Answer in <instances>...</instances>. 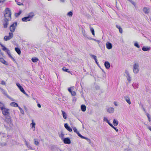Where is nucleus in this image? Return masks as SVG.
Returning <instances> with one entry per match:
<instances>
[{
    "label": "nucleus",
    "instance_id": "nucleus-3",
    "mask_svg": "<svg viewBox=\"0 0 151 151\" xmlns=\"http://www.w3.org/2000/svg\"><path fill=\"white\" fill-rule=\"evenodd\" d=\"M133 73L135 74H137L139 71V64L138 63L134 62L133 65Z\"/></svg>",
    "mask_w": 151,
    "mask_h": 151
},
{
    "label": "nucleus",
    "instance_id": "nucleus-39",
    "mask_svg": "<svg viewBox=\"0 0 151 151\" xmlns=\"http://www.w3.org/2000/svg\"><path fill=\"white\" fill-rule=\"evenodd\" d=\"M146 115H147V118H148L149 121V122H150L151 121V120L150 119V114H149L147 113L146 114Z\"/></svg>",
    "mask_w": 151,
    "mask_h": 151
},
{
    "label": "nucleus",
    "instance_id": "nucleus-63",
    "mask_svg": "<svg viewBox=\"0 0 151 151\" xmlns=\"http://www.w3.org/2000/svg\"><path fill=\"white\" fill-rule=\"evenodd\" d=\"M0 45H1V47H4V46L2 44H1V43H0Z\"/></svg>",
    "mask_w": 151,
    "mask_h": 151
},
{
    "label": "nucleus",
    "instance_id": "nucleus-33",
    "mask_svg": "<svg viewBox=\"0 0 151 151\" xmlns=\"http://www.w3.org/2000/svg\"><path fill=\"white\" fill-rule=\"evenodd\" d=\"M73 14V12L71 11H70L67 13V15L69 16L70 17H71Z\"/></svg>",
    "mask_w": 151,
    "mask_h": 151
},
{
    "label": "nucleus",
    "instance_id": "nucleus-52",
    "mask_svg": "<svg viewBox=\"0 0 151 151\" xmlns=\"http://www.w3.org/2000/svg\"><path fill=\"white\" fill-rule=\"evenodd\" d=\"M5 1V0H0V3H3Z\"/></svg>",
    "mask_w": 151,
    "mask_h": 151
},
{
    "label": "nucleus",
    "instance_id": "nucleus-1",
    "mask_svg": "<svg viewBox=\"0 0 151 151\" xmlns=\"http://www.w3.org/2000/svg\"><path fill=\"white\" fill-rule=\"evenodd\" d=\"M5 11V19L3 22V25L4 28H6L9 24L8 22L11 19V12L9 8H6Z\"/></svg>",
    "mask_w": 151,
    "mask_h": 151
},
{
    "label": "nucleus",
    "instance_id": "nucleus-56",
    "mask_svg": "<svg viewBox=\"0 0 151 151\" xmlns=\"http://www.w3.org/2000/svg\"><path fill=\"white\" fill-rule=\"evenodd\" d=\"M111 127H112V128H113L114 127V126H113V125L112 124H111V123L109 124V125Z\"/></svg>",
    "mask_w": 151,
    "mask_h": 151
},
{
    "label": "nucleus",
    "instance_id": "nucleus-20",
    "mask_svg": "<svg viewBox=\"0 0 151 151\" xmlns=\"http://www.w3.org/2000/svg\"><path fill=\"white\" fill-rule=\"evenodd\" d=\"M22 20L23 22H27V21H30V19H29L28 17H25L22 18Z\"/></svg>",
    "mask_w": 151,
    "mask_h": 151
},
{
    "label": "nucleus",
    "instance_id": "nucleus-27",
    "mask_svg": "<svg viewBox=\"0 0 151 151\" xmlns=\"http://www.w3.org/2000/svg\"><path fill=\"white\" fill-rule=\"evenodd\" d=\"M113 124L114 126H117L118 124V122L116 120L114 119L113 121Z\"/></svg>",
    "mask_w": 151,
    "mask_h": 151
},
{
    "label": "nucleus",
    "instance_id": "nucleus-24",
    "mask_svg": "<svg viewBox=\"0 0 151 151\" xmlns=\"http://www.w3.org/2000/svg\"><path fill=\"white\" fill-rule=\"evenodd\" d=\"M25 142L26 145L29 148V149L31 150H32V147L30 146V145L29 144V143H28L27 141L25 140Z\"/></svg>",
    "mask_w": 151,
    "mask_h": 151
},
{
    "label": "nucleus",
    "instance_id": "nucleus-55",
    "mask_svg": "<svg viewBox=\"0 0 151 151\" xmlns=\"http://www.w3.org/2000/svg\"><path fill=\"white\" fill-rule=\"evenodd\" d=\"M116 27L118 29L120 28H121V27L119 26H118V25H116Z\"/></svg>",
    "mask_w": 151,
    "mask_h": 151
},
{
    "label": "nucleus",
    "instance_id": "nucleus-53",
    "mask_svg": "<svg viewBox=\"0 0 151 151\" xmlns=\"http://www.w3.org/2000/svg\"><path fill=\"white\" fill-rule=\"evenodd\" d=\"M106 120H108V119H107L106 118L104 117V121H106V122H107Z\"/></svg>",
    "mask_w": 151,
    "mask_h": 151
},
{
    "label": "nucleus",
    "instance_id": "nucleus-61",
    "mask_svg": "<svg viewBox=\"0 0 151 151\" xmlns=\"http://www.w3.org/2000/svg\"><path fill=\"white\" fill-rule=\"evenodd\" d=\"M107 122H106L108 124H109V123H110V122L108 120H106Z\"/></svg>",
    "mask_w": 151,
    "mask_h": 151
},
{
    "label": "nucleus",
    "instance_id": "nucleus-14",
    "mask_svg": "<svg viewBox=\"0 0 151 151\" xmlns=\"http://www.w3.org/2000/svg\"><path fill=\"white\" fill-rule=\"evenodd\" d=\"M143 11L146 14H148L150 11L149 9L146 7H144L143 9Z\"/></svg>",
    "mask_w": 151,
    "mask_h": 151
},
{
    "label": "nucleus",
    "instance_id": "nucleus-50",
    "mask_svg": "<svg viewBox=\"0 0 151 151\" xmlns=\"http://www.w3.org/2000/svg\"><path fill=\"white\" fill-rule=\"evenodd\" d=\"M113 129H114L116 132H118V131L119 129H117L114 126L113 127Z\"/></svg>",
    "mask_w": 151,
    "mask_h": 151
},
{
    "label": "nucleus",
    "instance_id": "nucleus-26",
    "mask_svg": "<svg viewBox=\"0 0 151 151\" xmlns=\"http://www.w3.org/2000/svg\"><path fill=\"white\" fill-rule=\"evenodd\" d=\"M32 61L34 63H35L38 61L39 60L36 57H34L32 58Z\"/></svg>",
    "mask_w": 151,
    "mask_h": 151
},
{
    "label": "nucleus",
    "instance_id": "nucleus-25",
    "mask_svg": "<svg viewBox=\"0 0 151 151\" xmlns=\"http://www.w3.org/2000/svg\"><path fill=\"white\" fill-rule=\"evenodd\" d=\"M10 105L12 106H13L15 107H18V104L14 102H12L10 103Z\"/></svg>",
    "mask_w": 151,
    "mask_h": 151
},
{
    "label": "nucleus",
    "instance_id": "nucleus-22",
    "mask_svg": "<svg viewBox=\"0 0 151 151\" xmlns=\"http://www.w3.org/2000/svg\"><path fill=\"white\" fill-rule=\"evenodd\" d=\"M81 109L84 112L86 110V107L85 105L83 104L81 106Z\"/></svg>",
    "mask_w": 151,
    "mask_h": 151
},
{
    "label": "nucleus",
    "instance_id": "nucleus-41",
    "mask_svg": "<svg viewBox=\"0 0 151 151\" xmlns=\"http://www.w3.org/2000/svg\"><path fill=\"white\" fill-rule=\"evenodd\" d=\"M6 82L4 81H1V84L4 85H6Z\"/></svg>",
    "mask_w": 151,
    "mask_h": 151
},
{
    "label": "nucleus",
    "instance_id": "nucleus-23",
    "mask_svg": "<svg viewBox=\"0 0 151 151\" xmlns=\"http://www.w3.org/2000/svg\"><path fill=\"white\" fill-rule=\"evenodd\" d=\"M34 16V14L33 12H32L29 13V14L27 16L28 18H32L33 16Z\"/></svg>",
    "mask_w": 151,
    "mask_h": 151
},
{
    "label": "nucleus",
    "instance_id": "nucleus-44",
    "mask_svg": "<svg viewBox=\"0 0 151 151\" xmlns=\"http://www.w3.org/2000/svg\"><path fill=\"white\" fill-rule=\"evenodd\" d=\"M119 32L120 33H122L123 32V30L122 28H120L119 29Z\"/></svg>",
    "mask_w": 151,
    "mask_h": 151
},
{
    "label": "nucleus",
    "instance_id": "nucleus-31",
    "mask_svg": "<svg viewBox=\"0 0 151 151\" xmlns=\"http://www.w3.org/2000/svg\"><path fill=\"white\" fill-rule=\"evenodd\" d=\"M90 29L92 35H95L94 30L93 28L91 27H90Z\"/></svg>",
    "mask_w": 151,
    "mask_h": 151
},
{
    "label": "nucleus",
    "instance_id": "nucleus-42",
    "mask_svg": "<svg viewBox=\"0 0 151 151\" xmlns=\"http://www.w3.org/2000/svg\"><path fill=\"white\" fill-rule=\"evenodd\" d=\"M91 56L95 60H97L96 56L94 55H91Z\"/></svg>",
    "mask_w": 151,
    "mask_h": 151
},
{
    "label": "nucleus",
    "instance_id": "nucleus-51",
    "mask_svg": "<svg viewBox=\"0 0 151 151\" xmlns=\"http://www.w3.org/2000/svg\"><path fill=\"white\" fill-rule=\"evenodd\" d=\"M71 88H73V87H70V88H68V91H69L70 92V93L72 92V91H71Z\"/></svg>",
    "mask_w": 151,
    "mask_h": 151
},
{
    "label": "nucleus",
    "instance_id": "nucleus-11",
    "mask_svg": "<svg viewBox=\"0 0 151 151\" xmlns=\"http://www.w3.org/2000/svg\"><path fill=\"white\" fill-rule=\"evenodd\" d=\"M106 48L108 49H110L112 48V45L111 43L109 42H107L106 43Z\"/></svg>",
    "mask_w": 151,
    "mask_h": 151
},
{
    "label": "nucleus",
    "instance_id": "nucleus-30",
    "mask_svg": "<svg viewBox=\"0 0 151 151\" xmlns=\"http://www.w3.org/2000/svg\"><path fill=\"white\" fill-rule=\"evenodd\" d=\"M4 104L0 102V108L1 110L4 108Z\"/></svg>",
    "mask_w": 151,
    "mask_h": 151
},
{
    "label": "nucleus",
    "instance_id": "nucleus-32",
    "mask_svg": "<svg viewBox=\"0 0 151 151\" xmlns=\"http://www.w3.org/2000/svg\"><path fill=\"white\" fill-rule=\"evenodd\" d=\"M31 124H32V127L34 128V130H35V123L34 122V121L33 120H32V123H31Z\"/></svg>",
    "mask_w": 151,
    "mask_h": 151
},
{
    "label": "nucleus",
    "instance_id": "nucleus-43",
    "mask_svg": "<svg viewBox=\"0 0 151 151\" xmlns=\"http://www.w3.org/2000/svg\"><path fill=\"white\" fill-rule=\"evenodd\" d=\"M73 129L74 131V132L76 133H77V132H78L77 130V129L76 128V127H74L73 128Z\"/></svg>",
    "mask_w": 151,
    "mask_h": 151
},
{
    "label": "nucleus",
    "instance_id": "nucleus-15",
    "mask_svg": "<svg viewBox=\"0 0 151 151\" xmlns=\"http://www.w3.org/2000/svg\"><path fill=\"white\" fill-rule=\"evenodd\" d=\"M114 108L112 107L109 108L107 109V111L109 113H113L114 112Z\"/></svg>",
    "mask_w": 151,
    "mask_h": 151
},
{
    "label": "nucleus",
    "instance_id": "nucleus-12",
    "mask_svg": "<svg viewBox=\"0 0 151 151\" xmlns=\"http://www.w3.org/2000/svg\"><path fill=\"white\" fill-rule=\"evenodd\" d=\"M64 127L68 131L70 132L72 131V129L70 127L68 126V124L67 123H65L64 124Z\"/></svg>",
    "mask_w": 151,
    "mask_h": 151
},
{
    "label": "nucleus",
    "instance_id": "nucleus-35",
    "mask_svg": "<svg viewBox=\"0 0 151 151\" xmlns=\"http://www.w3.org/2000/svg\"><path fill=\"white\" fill-rule=\"evenodd\" d=\"M77 134H78V136H79V137H80L81 138H82V139H84V138H85V137L83 136L82 135H81L80 134V133L79 132H77Z\"/></svg>",
    "mask_w": 151,
    "mask_h": 151
},
{
    "label": "nucleus",
    "instance_id": "nucleus-18",
    "mask_svg": "<svg viewBox=\"0 0 151 151\" xmlns=\"http://www.w3.org/2000/svg\"><path fill=\"white\" fill-rule=\"evenodd\" d=\"M0 61L6 65H8V63L3 58H0Z\"/></svg>",
    "mask_w": 151,
    "mask_h": 151
},
{
    "label": "nucleus",
    "instance_id": "nucleus-16",
    "mask_svg": "<svg viewBox=\"0 0 151 151\" xmlns=\"http://www.w3.org/2000/svg\"><path fill=\"white\" fill-rule=\"evenodd\" d=\"M104 65L105 67L107 69H109L110 68V63L108 61H106L105 62Z\"/></svg>",
    "mask_w": 151,
    "mask_h": 151
},
{
    "label": "nucleus",
    "instance_id": "nucleus-7",
    "mask_svg": "<svg viewBox=\"0 0 151 151\" xmlns=\"http://www.w3.org/2000/svg\"><path fill=\"white\" fill-rule=\"evenodd\" d=\"M16 85L17 86V87L19 88V90L20 91L24 94L25 95L27 96H28V95L26 93L24 90L23 88L20 85V84L18 83H16Z\"/></svg>",
    "mask_w": 151,
    "mask_h": 151
},
{
    "label": "nucleus",
    "instance_id": "nucleus-10",
    "mask_svg": "<svg viewBox=\"0 0 151 151\" xmlns=\"http://www.w3.org/2000/svg\"><path fill=\"white\" fill-rule=\"evenodd\" d=\"M64 142L65 144H70L71 143L70 139L68 138H66L63 139Z\"/></svg>",
    "mask_w": 151,
    "mask_h": 151
},
{
    "label": "nucleus",
    "instance_id": "nucleus-40",
    "mask_svg": "<svg viewBox=\"0 0 151 151\" xmlns=\"http://www.w3.org/2000/svg\"><path fill=\"white\" fill-rule=\"evenodd\" d=\"M59 136L62 139H63L64 136V134L62 132H61V133L59 135Z\"/></svg>",
    "mask_w": 151,
    "mask_h": 151
},
{
    "label": "nucleus",
    "instance_id": "nucleus-29",
    "mask_svg": "<svg viewBox=\"0 0 151 151\" xmlns=\"http://www.w3.org/2000/svg\"><path fill=\"white\" fill-rule=\"evenodd\" d=\"M34 144L36 146H37L39 144V142L38 141V139H34Z\"/></svg>",
    "mask_w": 151,
    "mask_h": 151
},
{
    "label": "nucleus",
    "instance_id": "nucleus-36",
    "mask_svg": "<svg viewBox=\"0 0 151 151\" xmlns=\"http://www.w3.org/2000/svg\"><path fill=\"white\" fill-rule=\"evenodd\" d=\"M19 109L21 113L22 114H24V110L22 109L19 107Z\"/></svg>",
    "mask_w": 151,
    "mask_h": 151
},
{
    "label": "nucleus",
    "instance_id": "nucleus-62",
    "mask_svg": "<svg viewBox=\"0 0 151 151\" xmlns=\"http://www.w3.org/2000/svg\"><path fill=\"white\" fill-rule=\"evenodd\" d=\"M95 62L97 64H98V62H97V59L96 60H95Z\"/></svg>",
    "mask_w": 151,
    "mask_h": 151
},
{
    "label": "nucleus",
    "instance_id": "nucleus-28",
    "mask_svg": "<svg viewBox=\"0 0 151 151\" xmlns=\"http://www.w3.org/2000/svg\"><path fill=\"white\" fill-rule=\"evenodd\" d=\"M15 51L17 52V53L19 54L20 55L21 54V51L20 50L18 47H16L15 48Z\"/></svg>",
    "mask_w": 151,
    "mask_h": 151
},
{
    "label": "nucleus",
    "instance_id": "nucleus-21",
    "mask_svg": "<svg viewBox=\"0 0 151 151\" xmlns=\"http://www.w3.org/2000/svg\"><path fill=\"white\" fill-rule=\"evenodd\" d=\"M150 49V47L144 46L142 48V50L144 51H147Z\"/></svg>",
    "mask_w": 151,
    "mask_h": 151
},
{
    "label": "nucleus",
    "instance_id": "nucleus-38",
    "mask_svg": "<svg viewBox=\"0 0 151 151\" xmlns=\"http://www.w3.org/2000/svg\"><path fill=\"white\" fill-rule=\"evenodd\" d=\"M63 70L65 72H68V73H70V71H68V69H66L64 67L63 68Z\"/></svg>",
    "mask_w": 151,
    "mask_h": 151
},
{
    "label": "nucleus",
    "instance_id": "nucleus-47",
    "mask_svg": "<svg viewBox=\"0 0 151 151\" xmlns=\"http://www.w3.org/2000/svg\"><path fill=\"white\" fill-rule=\"evenodd\" d=\"M17 4L18 5H19V6L22 5H23L22 3L20 2H17Z\"/></svg>",
    "mask_w": 151,
    "mask_h": 151
},
{
    "label": "nucleus",
    "instance_id": "nucleus-46",
    "mask_svg": "<svg viewBox=\"0 0 151 151\" xmlns=\"http://www.w3.org/2000/svg\"><path fill=\"white\" fill-rule=\"evenodd\" d=\"M82 34H83V35L84 36H86V33H84L83 32V31H84V30L82 29Z\"/></svg>",
    "mask_w": 151,
    "mask_h": 151
},
{
    "label": "nucleus",
    "instance_id": "nucleus-4",
    "mask_svg": "<svg viewBox=\"0 0 151 151\" xmlns=\"http://www.w3.org/2000/svg\"><path fill=\"white\" fill-rule=\"evenodd\" d=\"M3 114L6 116H9V109L4 108L1 110Z\"/></svg>",
    "mask_w": 151,
    "mask_h": 151
},
{
    "label": "nucleus",
    "instance_id": "nucleus-6",
    "mask_svg": "<svg viewBox=\"0 0 151 151\" xmlns=\"http://www.w3.org/2000/svg\"><path fill=\"white\" fill-rule=\"evenodd\" d=\"M9 36H5L4 37V39L5 41H7L9 40L13 37V35L12 33L9 32Z\"/></svg>",
    "mask_w": 151,
    "mask_h": 151
},
{
    "label": "nucleus",
    "instance_id": "nucleus-45",
    "mask_svg": "<svg viewBox=\"0 0 151 151\" xmlns=\"http://www.w3.org/2000/svg\"><path fill=\"white\" fill-rule=\"evenodd\" d=\"M72 95V96H75L76 95V93L75 91H72V92L71 93Z\"/></svg>",
    "mask_w": 151,
    "mask_h": 151
},
{
    "label": "nucleus",
    "instance_id": "nucleus-8",
    "mask_svg": "<svg viewBox=\"0 0 151 151\" xmlns=\"http://www.w3.org/2000/svg\"><path fill=\"white\" fill-rule=\"evenodd\" d=\"M0 89L1 90L2 92L3 93V94H4L8 98L11 100L12 101H14V100L11 97H9L7 94L6 91L4 90V89L2 88H1L0 87Z\"/></svg>",
    "mask_w": 151,
    "mask_h": 151
},
{
    "label": "nucleus",
    "instance_id": "nucleus-60",
    "mask_svg": "<svg viewBox=\"0 0 151 151\" xmlns=\"http://www.w3.org/2000/svg\"><path fill=\"white\" fill-rule=\"evenodd\" d=\"M114 104L116 106H117V104H116V102H114Z\"/></svg>",
    "mask_w": 151,
    "mask_h": 151
},
{
    "label": "nucleus",
    "instance_id": "nucleus-48",
    "mask_svg": "<svg viewBox=\"0 0 151 151\" xmlns=\"http://www.w3.org/2000/svg\"><path fill=\"white\" fill-rule=\"evenodd\" d=\"M3 48H2V50H4V51H5L6 50V51H7V50H8V49H7L5 47H4H4H3Z\"/></svg>",
    "mask_w": 151,
    "mask_h": 151
},
{
    "label": "nucleus",
    "instance_id": "nucleus-49",
    "mask_svg": "<svg viewBox=\"0 0 151 151\" xmlns=\"http://www.w3.org/2000/svg\"><path fill=\"white\" fill-rule=\"evenodd\" d=\"M130 2L134 5L135 6V3L134 2L132 1V0H131L130 1Z\"/></svg>",
    "mask_w": 151,
    "mask_h": 151
},
{
    "label": "nucleus",
    "instance_id": "nucleus-5",
    "mask_svg": "<svg viewBox=\"0 0 151 151\" xmlns=\"http://www.w3.org/2000/svg\"><path fill=\"white\" fill-rule=\"evenodd\" d=\"M17 25V22H15L10 26V30L12 33L13 32H14Z\"/></svg>",
    "mask_w": 151,
    "mask_h": 151
},
{
    "label": "nucleus",
    "instance_id": "nucleus-34",
    "mask_svg": "<svg viewBox=\"0 0 151 151\" xmlns=\"http://www.w3.org/2000/svg\"><path fill=\"white\" fill-rule=\"evenodd\" d=\"M134 45L135 46L139 48H140V46L139 45L137 42H136L134 43Z\"/></svg>",
    "mask_w": 151,
    "mask_h": 151
},
{
    "label": "nucleus",
    "instance_id": "nucleus-13",
    "mask_svg": "<svg viewBox=\"0 0 151 151\" xmlns=\"http://www.w3.org/2000/svg\"><path fill=\"white\" fill-rule=\"evenodd\" d=\"M124 99L129 104H131L130 99L128 96H126L124 97Z\"/></svg>",
    "mask_w": 151,
    "mask_h": 151
},
{
    "label": "nucleus",
    "instance_id": "nucleus-2",
    "mask_svg": "<svg viewBox=\"0 0 151 151\" xmlns=\"http://www.w3.org/2000/svg\"><path fill=\"white\" fill-rule=\"evenodd\" d=\"M5 117V119H4V120L5 123H4V126L6 129H9V127L6 124H9L10 127H11V125H12L11 118L10 116H6Z\"/></svg>",
    "mask_w": 151,
    "mask_h": 151
},
{
    "label": "nucleus",
    "instance_id": "nucleus-59",
    "mask_svg": "<svg viewBox=\"0 0 151 151\" xmlns=\"http://www.w3.org/2000/svg\"><path fill=\"white\" fill-rule=\"evenodd\" d=\"M148 129L151 131V127H148Z\"/></svg>",
    "mask_w": 151,
    "mask_h": 151
},
{
    "label": "nucleus",
    "instance_id": "nucleus-19",
    "mask_svg": "<svg viewBox=\"0 0 151 151\" xmlns=\"http://www.w3.org/2000/svg\"><path fill=\"white\" fill-rule=\"evenodd\" d=\"M61 112L63 118L65 119H66L67 118V115L66 113L63 110L61 111Z\"/></svg>",
    "mask_w": 151,
    "mask_h": 151
},
{
    "label": "nucleus",
    "instance_id": "nucleus-37",
    "mask_svg": "<svg viewBox=\"0 0 151 151\" xmlns=\"http://www.w3.org/2000/svg\"><path fill=\"white\" fill-rule=\"evenodd\" d=\"M84 139H86L89 142V144H91V140L90 139H89L86 137H85V138H84Z\"/></svg>",
    "mask_w": 151,
    "mask_h": 151
},
{
    "label": "nucleus",
    "instance_id": "nucleus-64",
    "mask_svg": "<svg viewBox=\"0 0 151 151\" xmlns=\"http://www.w3.org/2000/svg\"><path fill=\"white\" fill-rule=\"evenodd\" d=\"M143 110L145 112H146L145 110V109L144 108H143Z\"/></svg>",
    "mask_w": 151,
    "mask_h": 151
},
{
    "label": "nucleus",
    "instance_id": "nucleus-54",
    "mask_svg": "<svg viewBox=\"0 0 151 151\" xmlns=\"http://www.w3.org/2000/svg\"><path fill=\"white\" fill-rule=\"evenodd\" d=\"M37 106L39 108H40L41 107V106L40 104H38Z\"/></svg>",
    "mask_w": 151,
    "mask_h": 151
},
{
    "label": "nucleus",
    "instance_id": "nucleus-17",
    "mask_svg": "<svg viewBox=\"0 0 151 151\" xmlns=\"http://www.w3.org/2000/svg\"><path fill=\"white\" fill-rule=\"evenodd\" d=\"M7 53L9 57L12 59L14 61H15V59L11 56L9 50H7Z\"/></svg>",
    "mask_w": 151,
    "mask_h": 151
},
{
    "label": "nucleus",
    "instance_id": "nucleus-57",
    "mask_svg": "<svg viewBox=\"0 0 151 151\" xmlns=\"http://www.w3.org/2000/svg\"><path fill=\"white\" fill-rule=\"evenodd\" d=\"M65 0H60V1L61 2H65Z\"/></svg>",
    "mask_w": 151,
    "mask_h": 151
},
{
    "label": "nucleus",
    "instance_id": "nucleus-58",
    "mask_svg": "<svg viewBox=\"0 0 151 151\" xmlns=\"http://www.w3.org/2000/svg\"><path fill=\"white\" fill-rule=\"evenodd\" d=\"M21 13V12L20 11L17 14L18 15V16Z\"/></svg>",
    "mask_w": 151,
    "mask_h": 151
},
{
    "label": "nucleus",
    "instance_id": "nucleus-9",
    "mask_svg": "<svg viewBox=\"0 0 151 151\" xmlns=\"http://www.w3.org/2000/svg\"><path fill=\"white\" fill-rule=\"evenodd\" d=\"M125 73L126 74L127 76V81L129 82V83L131 81V78L130 76V75L129 73V72L127 70H126L125 71Z\"/></svg>",
    "mask_w": 151,
    "mask_h": 151
}]
</instances>
